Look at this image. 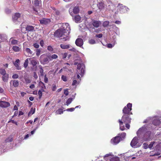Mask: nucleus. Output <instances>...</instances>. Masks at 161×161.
Wrapping results in <instances>:
<instances>
[{
	"mask_svg": "<svg viewBox=\"0 0 161 161\" xmlns=\"http://www.w3.org/2000/svg\"><path fill=\"white\" fill-rule=\"evenodd\" d=\"M70 31V27L69 25L65 23L62 28L56 30L54 32V36L57 37H63L64 41L69 40L68 36Z\"/></svg>",
	"mask_w": 161,
	"mask_h": 161,
	"instance_id": "f257e3e1",
	"label": "nucleus"
},
{
	"mask_svg": "<svg viewBox=\"0 0 161 161\" xmlns=\"http://www.w3.org/2000/svg\"><path fill=\"white\" fill-rule=\"evenodd\" d=\"M132 104L129 103H128L126 106H125L123 109L122 112L123 115H130L132 114V113L131 111L132 110Z\"/></svg>",
	"mask_w": 161,
	"mask_h": 161,
	"instance_id": "f03ea898",
	"label": "nucleus"
},
{
	"mask_svg": "<svg viewBox=\"0 0 161 161\" xmlns=\"http://www.w3.org/2000/svg\"><path fill=\"white\" fill-rule=\"evenodd\" d=\"M85 66L83 63H79L77 65V72L81 76H83L85 72Z\"/></svg>",
	"mask_w": 161,
	"mask_h": 161,
	"instance_id": "7ed1b4c3",
	"label": "nucleus"
},
{
	"mask_svg": "<svg viewBox=\"0 0 161 161\" xmlns=\"http://www.w3.org/2000/svg\"><path fill=\"white\" fill-rule=\"evenodd\" d=\"M41 63L43 64H45L49 62L50 60L49 56L45 54L42 55L40 57Z\"/></svg>",
	"mask_w": 161,
	"mask_h": 161,
	"instance_id": "20e7f679",
	"label": "nucleus"
},
{
	"mask_svg": "<svg viewBox=\"0 0 161 161\" xmlns=\"http://www.w3.org/2000/svg\"><path fill=\"white\" fill-rule=\"evenodd\" d=\"M21 17V14L19 13H16L12 16V20L13 22L16 23L19 21Z\"/></svg>",
	"mask_w": 161,
	"mask_h": 161,
	"instance_id": "39448f33",
	"label": "nucleus"
},
{
	"mask_svg": "<svg viewBox=\"0 0 161 161\" xmlns=\"http://www.w3.org/2000/svg\"><path fill=\"white\" fill-rule=\"evenodd\" d=\"M130 115H123L122 116L121 121L124 123H130L131 119L130 117Z\"/></svg>",
	"mask_w": 161,
	"mask_h": 161,
	"instance_id": "423d86ee",
	"label": "nucleus"
},
{
	"mask_svg": "<svg viewBox=\"0 0 161 161\" xmlns=\"http://www.w3.org/2000/svg\"><path fill=\"white\" fill-rule=\"evenodd\" d=\"M121 140V137L120 136H118L113 138L111 140V143L114 144H117Z\"/></svg>",
	"mask_w": 161,
	"mask_h": 161,
	"instance_id": "0eeeda50",
	"label": "nucleus"
},
{
	"mask_svg": "<svg viewBox=\"0 0 161 161\" xmlns=\"http://www.w3.org/2000/svg\"><path fill=\"white\" fill-rule=\"evenodd\" d=\"M75 43L77 46L81 47L83 44V40L81 38H78L76 39Z\"/></svg>",
	"mask_w": 161,
	"mask_h": 161,
	"instance_id": "6e6552de",
	"label": "nucleus"
},
{
	"mask_svg": "<svg viewBox=\"0 0 161 161\" xmlns=\"http://www.w3.org/2000/svg\"><path fill=\"white\" fill-rule=\"evenodd\" d=\"M93 26L96 28H98L101 24V22L99 21L92 20V22Z\"/></svg>",
	"mask_w": 161,
	"mask_h": 161,
	"instance_id": "1a4fd4ad",
	"label": "nucleus"
},
{
	"mask_svg": "<svg viewBox=\"0 0 161 161\" xmlns=\"http://www.w3.org/2000/svg\"><path fill=\"white\" fill-rule=\"evenodd\" d=\"M10 106V103L8 102L3 101H0V106L2 108H7Z\"/></svg>",
	"mask_w": 161,
	"mask_h": 161,
	"instance_id": "9d476101",
	"label": "nucleus"
},
{
	"mask_svg": "<svg viewBox=\"0 0 161 161\" xmlns=\"http://www.w3.org/2000/svg\"><path fill=\"white\" fill-rule=\"evenodd\" d=\"M24 51L26 53L27 56L30 57L32 55L33 52L30 48H26L24 49Z\"/></svg>",
	"mask_w": 161,
	"mask_h": 161,
	"instance_id": "9b49d317",
	"label": "nucleus"
},
{
	"mask_svg": "<svg viewBox=\"0 0 161 161\" xmlns=\"http://www.w3.org/2000/svg\"><path fill=\"white\" fill-rule=\"evenodd\" d=\"M138 142V141L137 138L134 137L131 142L130 145L132 147H135Z\"/></svg>",
	"mask_w": 161,
	"mask_h": 161,
	"instance_id": "f8f14e48",
	"label": "nucleus"
},
{
	"mask_svg": "<svg viewBox=\"0 0 161 161\" xmlns=\"http://www.w3.org/2000/svg\"><path fill=\"white\" fill-rule=\"evenodd\" d=\"M11 85H12L14 87H16L19 85V83L17 80H11L10 82Z\"/></svg>",
	"mask_w": 161,
	"mask_h": 161,
	"instance_id": "ddd939ff",
	"label": "nucleus"
},
{
	"mask_svg": "<svg viewBox=\"0 0 161 161\" xmlns=\"http://www.w3.org/2000/svg\"><path fill=\"white\" fill-rule=\"evenodd\" d=\"M97 6L101 11L103 10L105 7L104 3L102 2H99L97 4Z\"/></svg>",
	"mask_w": 161,
	"mask_h": 161,
	"instance_id": "4468645a",
	"label": "nucleus"
},
{
	"mask_svg": "<svg viewBox=\"0 0 161 161\" xmlns=\"http://www.w3.org/2000/svg\"><path fill=\"white\" fill-rule=\"evenodd\" d=\"M40 23L41 24L47 25L50 22V20L49 19H43L40 20Z\"/></svg>",
	"mask_w": 161,
	"mask_h": 161,
	"instance_id": "2eb2a0df",
	"label": "nucleus"
},
{
	"mask_svg": "<svg viewBox=\"0 0 161 161\" xmlns=\"http://www.w3.org/2000/svg\"><path fill=\"white\" fill-rule=\"evenodd\" d=\"M25 29L28 32H32L34 31V27L31 25H27L25 27Z\"/></svg>",
	"mask_w": 161,
	"mask_h": 161,
	"instance_id": "dca6fc26",
	"label": "nucleus"
},
{
	"mask_svg": "<svg viewBox=\"0 0 161 161\" xmlns=\"http://www.w3.org/2000/svg\"><path fill=\"white\" fill-rule=\"evenodd\" d=\"M2 78V80L4 82H8L9 78L8 74L7 73L3 75Z\"/></svg>",
	"mask_w": 161,
	"mask_h": 161,
	"instance_id": "f3484780",
	"label": "nucleus"
},
{
	"mask_svg": "<svg viewBox=\"0 0 161 161\" xmlns=\"http://www.w3.org/2000/svg\"><path fill=\"white\" fill-rule=\"evenodd\" d=\"M118 9L117 10V12H120V13H122L124 12V10L126 9V7L123 5L118 6Z\"/></svg>",
	"mask_w": 161,
	"mask_h": 161,
	"instance_id": "a211bd4d",
	"label": "nucleus"
},
{
	"mask_svg": "<svg viewBox=\"0 0 161 161\" xmlns=\"http://www.w3.org/2000/svg\"><path fill=\"white\" fill-rule=\"evenodd\" d=\"M19 59H17L15 61V62L14 63V65L15 66L16 69L17 70H20L21 69V67L19 66Z\"/></svg>",
	"mask_w": 161,
	"mask_h": 161,
	"instance_id": "6ab92c4d",
	"label": "nucleus"
},
{
	"mask_svg": "<svg viewBox=\"0 0 161 161\" xmlns=\"http://www.w3.org/2000/svg\"><path fill=\"white\" fill-rule=\"evenodd\" d=\"M152 123L154 125H158L160 124L161 122L159 119H155L153 120Z\"/></svg>",
	"mask_w": 161,
	"mask_h": 161,
	"instance_id": "aec40b11",
	"label": "nucleus"
},
{
	"mask_svg": "<svg viewBox=\"0 0 161 161\" xmlns=\"http://www.w3.org/2000/svg\"><path fill=\"white\" fill-rule=\"evenodd\" d=\"M119 123L120 125V129L121 130H124L125 129V126L123 125V123L122 122V121H121L120 119L119 120Z\"/></svg>",
	"mask_w": 161,
	"mask_h": 161,
	"instance_id": "412c9836",
	"label": "nucleus"
},
{
	"mask_svg": "<svg viewBox=\"0 0 161 161\" xmlns=\"http://www.w3.org/2000/svg\"><path fill=\"white\" fill-rule=\"evenodd\" d=\"M81 19V17L80 15H76L75 16L74 19L76 23H78L80 22Z\"/></svg>",
	"mask_w": 161,
	"mask_h": 161,
	"instance_id": "4be33fe9",
	"label": "nucleus"
},
{
	"mask_svg": "<svg viewBox=\"0 0 161 161\" xmlns=\"http://www.w3.org/2000/svg\"><path fill=\"white\" fill-rule=\"evenodd\" d=\"M60 47L63 49H68L70 47V45L69 44L65 45L64 44H61L60 45Z\"/></svg>",
	"mask_w": 161,
	"mask_h": 161,
	"instance_id": "5701e85b",
	"label": "nucleus"
},
{
	"mask_svg": "<svg viewBox=\"0 0 161 161\" xmlns=\"http://www.w3.org/2000/svg\"><path fill=\"white\" fill-rule=\"evenodd\" d=\"M79 12V6H76L74 8L73 12L75 14H77Z\"/></svg>",
	"mask_w": 161,
	"mask_h": 161,
	"instance_id": "b1692460",
	"label": "nucleus"
},
{
	"mask_svg": "<svg viewBox=\"0 0 161 161\" xmlns=\"http://www.w3.org/2000/svg\"><path fill=\"white\" fill-rule=\"evenodd\" d=\"M151 132L150 131H147L146 132L144 135V137H145L146 136H147V137L145 138V141H147L148 140L150 136Z\"/></svg>",
	"mask_w": 161,
	"mask_h": 161,
	"instance_id": "393cba45",
	"label": "nucleus"
},
{
	"mask_svg": "<svg viewBox=\"0 0 161 161\" xmlns=\"http://www.w3.org/2000/svg\"><path fill=\"white\" fill-rule=\"evenodd\" d=\"M6 40V37L3 35H0V42H3Z\"/></svg>",
	"mask_w": 161,
	"mask_h": 161,
	"instance_id": "a878e982",
	"label": "nucleus"
},
{
	"mask_svg": "<svg viewBox=\"0 0 161 161\" xmlns=\"http://www.w3.org/2000/svg\"><path fill=\"white\" fill-rule=\"evenodd\" d=\"M110 161H120L119 158L118 157H114L111 158L110 159Z\"/></svg>",
	"mask_w": 161,
	"mask_h": 161,
	"instance_id": "bb28decb",
	"label": "nucleus"
},
{
	"mask_svg": "<svg viewBox=\"0 0 161 161\" xmlns=\"http://www.w3.org/2000/svg\"><path fill=\"white\" fill-rule=\"evenodd\" d=\"M12 49L15 52H18L20 51L19 47L16 46H14L12 48Z\"/></svg>",
	"mask_w": 161,
	"mask_h": 161,
	"instance_id": "cd10ccee",
	"label": "nucleus"
},
{
	"mask_svg": "<svg viewBox=\"0 0 161 161\" xmlns=\"http://www.w3.org/2000/svg\"><path fill=\"white\" fill-rule=\"evenodd\" d=\"M50 60H52L53 59H56L58 58V56L55 54L52 55V56H49Z\"/></svg>",
	"mask_w": 161,
	"mask_h": 161,
	"instance_id": "c85d7f7f",
	"label": "nucleus"
},
{
	"mask_svg": "<svg viewBox=\"0 0 161 161\" xmlns=\"http://www.w3.org/2000/svg\"><path fill=\"white\" fill-rule=\"evenodd\" d=\"M44 90L43 89H42L41 90H39L38 92V94L39 95V98L40 99L42 95V92H44Z\"/></svg>",
	"mask_w": 161,
	"mask_h": 161,
	"instance_id": "c756f323",
	"label": "nucleus"
},
{
	"mask_svg": "<svg viewBox=\"0 0 161 161\" xmlns=\"http://www.w3.org/2000/svg\"><path fill=\"white\" fill-rule=\"evenodd\" d=\"M35 111V108L33 109V108H31L30 110V111L28 114V115L29 116H30L31 115L33 114Z\"/></svg>",
	"mask_w": 161,
	"mask_h": 161,
	"instance_id": "7c9ffc66",
	"label": "nucleus"
},
{
	"mask_svg": "<svg viewBox=\"0 0 161 161\" xmlns=\"http://www.w3.org/2000/svg\"><path fill=\"white\" fill-rule=\"evenodd\" d=\"M31 63L33 66H36L37 64L36 60L35 59H32L31 61Z\"/></svg>",
	"mask_w": 161,
	"mask_h": 161,
	"instance_id": "2f4dec72",
	"label": "nucleus"
},
{
	"mask_svg": "<svg viewBox=\"0 0 161 161\" xmlns=\"http://www.w3.org/2000/svg\"><path fill=\"white\" fill-rule=\"evenodd\" d=\"M24 78L26 84H29L31 82V80L28 77H25Z\"/></svg>",
	"mask_w": 161,
	"mask_h": 161,
	"instance_id": "473e14b6",
	"label": "nucleus"
},
{
	"mask_svg": "<svg viewBox=\"0 0 161 161\" xmlns=\"http://www.w3.org/2000/svg\"><path fill=\"white\" fill-rule=\"evenodd\" d=\"M40 0H36L34 2H32V3L34 4V5L36 6H38L39 5L40 3Z\"/></svg>",
	"mask_w": 161,
	"mask_h": 161,
	"instance_id": "72a5a7b5",
	"label": "nucleus"
},
{
	"mask_svg": "<svg viewBox=\"0 0 161 161\" xmlns=\"http://www.w3.org/2000/svg\"><path fill=\"white\" fill-rule=\"evenodd\" d=\"M0 74L2 75H5V74H7V73H6V71L4 69H3L2 68H0Z\"/></svg>",
	"mask_w": 161,
	"mask_h": 161,
	"instance_id": "f704fd0d",
	"label": "nucleus"
},
{
	"mask_svg": "<svg viewBox=\"0 0 161 161\" xmlns=\"http://www.w3.org/2000/svg\"><path fill=\"white\" fill-rule=\"evenodd\" d=\"M72 100L73 99L72 98H68L66 102V105L68 106L72 102Z\"/></svg>",
	"mask_w": 161,
	"mask_h": 161,
	"instance_id": "c9c22d12",
	"label": "nucleus"
},
{
	"mask_svg": "<svg viewBox=\"0 0 161 161\" xmlns=\"http://www.w3.org/2000/svg\"><path fill=\"white\" fill-rule=\"evenodd\" d=\"M13 140V138L11 137H9L6 139L5 140V142L6 143L12 142Z\"/></svg>",
	"mask_w": 161,
	"mask_h": 161,
	"instance_id": "e433bc0d",
	"label": "nucleus"
},
{
	"mask_svg": "<svg viewBox=\"0 0 161 161\" xmlns=\"http://www.w3.org/2000/svg\"><path fill=\"white\" fill-rule=\"evenodd\" d=\"M63 111L62 109L59 108L56 111V113L57 114H61L63 113Z\"/></svg>",
	"mask_w": 161,
	"mask_h": 161,
	"instance_id": "4c0bfd02",
	"label": "nucleus"
},
{
	"mask_svg": "<svg viewBox=\"0 0 161 161\" xmlns=\"http://www.w3.org/2000/svg\"><path fill=\"white\" fill-rule=\"evenodd\" d=\"M119 136L121 137V140L122 138H124L126 136V133L125 132H123L120 134H119Z\"/></svg>",
	"mask_w": 161,
	"mask_h": 161,
	"instance_id": "58836bf2",
	"label": "nucleus"
},
{
	"mask_svg": "<svg viewBox=\"0 0 161 161\" xmlns=\"http://www.w3.org/2000/svg\"><path fill=\"white\" fill-rule=\"evenodd\" d=\"M28 59H27L25 61V62L24 63V66L25 68H26L28 66Z\"/></svg>",
	"mask_w": 161,
	"mask_h": 161,
	"instance_id": "ea45409f",
	"label": "nucleus"
},
{
	"mask_svg": "<svg viewBox=\"0 0 161 161\" xmlns=\"http://www.w3.org/2000/svg\"><path fill=\"white\" fill-rule=\"evenodd\" d=\"M109 24V22L108 21H105L103 22V26L104 27H107Z\"/></svg>",
	"mask_w": 161,
	"mask_h": 161,
	"instance_id": "a19ab883",
	"label": "nucleus"
},
{
	"mask_svg": "<svg viewBox=\"0 0 161 161\" xmlns=\"http://www.w3.org/2000/svg\"><path fill=\"white\" fill-rule=\"evenodd\" d=\"M143 148L145 149H147L148 147V144L147 143H144L143 145Z\"/></svg>",
	"mask_w": 161,
	"mask_h": 161,
	"instance_id": "79ce46f5",
	"label": "nucleus"
},
{
	"mask_svg": "<svg viewBox=\"0 0 161 161\" xmlns=\"http://www.w3.org/2000/svg\"><path fill=\"white\" fill-rule=\"evenodd\" d=\"M41 51L40 49H37L36 50V54L37 56H39L40 55Z\"/></svg>",
	"mask_w": 161,
	"mask_h": 161,
	"instance_id": "37998d69",
	"label": "nucleus"
},
{
	"mask_svg": "<svg viewBox=\"0 0 161 161\" xmlns=\"http://www.w3.org/2000/svg\"><path fill=\"white\" fill-rule=\"evenodd\" d=\"M17 43L18 41L16 40H13L11 42V43L13 45L16 44Z\"/></svg>",
	"mask_w": 161,
	"mask_h": 161,
	"instance_id": "c03bdc74",
	"label": "nucleus"
},
{
	"mask_svg": "<svg viewBox=\"0 0 161 161\" xmlns=\"http://www.w3.org/2000/svg\"><path fill=\"white\" fill-rule=\"evenodd\" d=\"M155 142H151L149 144V145H148V148H149L150 149L152 148V147H153V145L154 144Z\"/></svg>",
	"mask_w": 161,
	"mask_h": 161,
	"instance_id": "a18cd8bd",
	"label": "nucleus"
},
{
	"mask_svg": "<svg viewBox=\"0 0 161 161\" xmlns=\"http://www.w3.org/2000/svg\"><path fill=\"white\" fill-rule=\"evenodd\" d=\"M61 79L64 81L66 82L67 81V77L65 76L64 75H62Z\"/></svg>",
	"mask_w": 161,
	"mask_h": 161,
	"instance_id": "49530a36",
	"label": "nucleus"
},
{
	"mask_svg": "<svg viewBox=\"0 0 161 161\" xmlns=\"http://www.w3.org/2000/svg\"><path fill=\"white\" fill-rule=\"evenodd\" d=\"M12 77L13 79H17L19 77V75L17 74H14L13 75Z\"/></svg>",
	"mask_w": 161,
	"mask_h": 161,
	"instance_id": "de8ad7c7",
	"label": "nucleus"
},
{
	"mask_svg": "<svg viewBox=\"0 0 161 161\" xmlns=\"http://www.w3.org/2000/svg\"><path fill=\"white\" fill-rule=\"evenodd\" d=\"M47 50L51 52H52L53 51V48L51 46H49L47 47Z\"/></svg>",
	"mask_w": 161,
	"mask_h": 161,
	"instance_id": "09e8293b",
	"label": "nucleus"
},
{
	"mask_svg": "<svg viewBox=\"0 0 161 161\" xmlns=\"http://www.w3.org/2000/svg\"><path fill=\"white\" fill-rule=\"evenodd\" d=\"M89 42L90 44H93L96 43L95 41L93 39H90L89 40Z\"/></svg>",
	"mask_w": 161,
	"mask_h": 161,
	"instance_id": "8fccbe9b",
	"label": "nucleus"
},
{
	"mask_svg": "<svg viewBox=\"0 0 161 161\" xmlns=\"http://www.w3.org/2000/svg\"><path fill=\"white\" fill-rule=\"evenodd\" d=\"M75 109V108H67L66 110L67 111H70V112H72L74 111Z\"/></svg>",
	"mask_w": 161,
	"mask_h": 161,
	"instance_id": "3c124183",
	"label": "nucleus"
},
{
	"mask_svg": "<svg viewBox=\"0 0 161 161\" xmlns=\"http://www.w3.org/2000/svg\"><path fill=\"white\" fill-rule=\"evenodd\" d=\"M57 87L55 85H53L52 86V89L53 91H55Z\"/></svg>",
	"mask_w": 161,
	"mask_h": 161,
	"instance_id": "603ef678",
	"label": "nucleus"
},
{
	"mask_svg": "<svg viewBox=\"0 0 161 161\" xmlns=\"http://www.w3.org/2000/svg\"><path fill=\"white\" fill-rule=\"evenodd\" d=\"M64 93L66 96H67L69 94L68 89H66L64 90Z\"/></svg>",
	"mask_w": 161,
	"mask_h": 161,
	"instance_id": "864d4df0",
	"label": "nucleus"
},
{
	"mask_svg": "<svg viewBox=\"0 0 161 161\" xmlns=\"http://www.w3.org/2000/svg\"><path fill=\"white\" fill-rule=\"evenodd\" d=\"M103 35L102 34H97L96 35V37L98 38H101L103 37Z\"/></svg>",
	"mask_w": 161,
	"mask_h": 161,
	"instance_id": "5fc2aeb1",
	"label": "nucleus"
},
{
	"mask_svg": "<svg viewBox=\"0 0 161 161\" xmlns=\"http://www.w3.org/2000/svg\"><path fill=\"white\" fill-rule=\"evenodd\" d=\"M33 46L36 48H38L39 47V45L37 43H35L33 44Z\"/></svg>",
	"mask_w": 161,
	"mask_h": 161,
	"instance_id": "6e6d98bb",
	"label": "nucleus"
},
{
	"mask_svg": "<svg viewBox=\"0 0 161 161\" xmlns=\"http://www.w3.org/2000/svg\"><path fill=\"white\" fill-rule=\"evenodd\" d=\"M39 72L42 75H43V69L42 67H40V70L39 71Z\"/></svg>",
	"mask_w": 161,
	"mask_h": 161,
	"instance_id": "4d7b16f0",
	"label": "nucleus"
},
{
	"mask_svg": "<svg viewBox=\"0 0 161 161\" xmlns=\"http://www.w3.org/2000/svg\"><path fill=\"white\" fill-rule=\"evenodd\" d=\"M124 124L125 125L126 127L128 129H129L130 127V123H125Z\"/></svg>",
	"mask_w": 161,
	"mask_h": 161,
	"instance_id": "13d9d810",
	"label": "nucleus"
},
{
	"mask_svg": "<svg viewBox=\"0 0 161 161\" xmlns=\"http://www.w3.org/2000/svg\"><path fill=\"white\" fill-rule=\"evenodd\" d=\"M44 81L45 83H47L48 81V79L46 77V75L44 77Z\"/></svg>",
	"mask_w": 161,
	"mask_h": 161,
	"instance_id": "bf43d9fd",
	"label": "nucleus"
},
{
	"mask_svg": "<svg viewBox=\"0 0 161 161\" xmlns=\"http://www.w3.org/2000/svg\"><path fill=\"white\" fill-rule=\"evenodd\" d=\"M77 80H73L72 83V86H74L76 85L77 84Z\"/></svg>",
	"mask_w": 161,
	"mask_h": 161,
	"instance_id": "052dcab7",
	"label": "nucleus"
},
{
	"mask_svg": "<svg viewBox=\"0 0 161 161\" xmlns=\"http://www.w3.org/2000/svg\"><path fill=\"white\" fill-rule=\"evenodd\" d=\"M107 47L108 48H112L113 46L111 44V43H109L107 45Z\"/></svg>",
	"mask_w": 161,
	"mask_h": 161,
	"instance_id": "680f3d73",
	"label": "nucleus"
},
{
	"mask_svg": "<svg viewBox=\"0 0 161 161\" xmlns=\"http://www.w3.org/2000/svg\"><path fill=\"white\" fill-rule=\"evenodd\" d=\"M40 45L42 47H43V45H44V42L43 41V40H41L40 41Z\"/></svg>",
	"mask_w": 161,
	"mask_h": 161,
	"instance_id": "e2e57ef3",
	"label": "nucleus"
},
{
	"mask_svg": "<svg viewBox=\"0 0 161 161\" xmlns=\"http://www.w3.org/2000/svg\"><path fill=\"white\" fill-rule=\"evenodd\" d=\"M33 77L36 79H37L38 78V76L37 75L36 73V72H34Z\"/></svg>",
	"mask_w": 161,
	"mask_h": 161,
	"instance_id": "0e129e2a",
	"label": "nucleus"
},
{
	"mask_svg": "<svg viewBox=\"0 0 161 161\" xmlns=\"http://www.w3.org/2000/svg\"><path fill=\"white\" fill-rule=\"evenodd\" d=\"M35 87V85L34 84H32L30 86V88L31 89H32L33 88H34Z\"/></svg>",
	"mask_w": 161,
	"mask_h": 161,
	"instance_id": "69168bd1",
	"label": "nucleus"
},
{
	"mask_svg": "<svg viewBox=\"0 0 161 161\" xmlns=\"http://www.w3.org/2000/svg\"><path fill=\"white\" fill-rule=\"evenodd\" d=\"M112 154H111V153L107 154H106L105 155L104 157H108L109 156H112Z\"/></svg>",
	"mask_w": 161,
	"mask_h": 161,
	"instance_id": "338daca9",
	"label": "nucleus"
},
{
	"mask_svg": "<svg viewBox=\"0 0 161 161\" xmlns=\"http://www.w3.org/2000/svg\"><path fill=\"white\" fill-rule=\"evenodd\" d=\"M67 55V53H64L63 55V58L64 59L66 58Z\"/></svg>",
	"mask_w": 161,
	"mask_h": 161,
	"instance_id": "774afa93",
	"label": "nucleus"
}]
</instances>
